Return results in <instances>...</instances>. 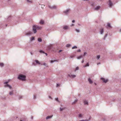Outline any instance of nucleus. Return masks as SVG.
<instances>
[{
  "mask_svg": "<svg viewBox=\"0 0 121 121\" xmlns=\"http://www.w3.org/2000/svg\"><path fill=\"white\" fill-rule=\"evenodd\" d=\"M75 22V21L74 20H73L72 21V22L73 23H74V22Z\"/></svg>",
  "mask_w": 121,
  "mask_h": 121,
  "instance_id": "obj_52",
  "label": "nucleus"
},
{
  "mask_svg": "<svg viewBox=\"0 0 121 121\" xmlns=\"http://www.w3.org/2000/svg\"><path fill=\"white\" fill-rule=\"evenodd\" d=\"M70 11V9H67L66 10L64 11H63V12L65 14L67 15L69 13Z\"/></svg>",
  "mask_w": 121,
  "mask_h": 121,
  "instance_id": "obj_4",
  "label": "nucleus"
},
{
  "mask_svg": "<svg viewBox=\"0 0 121 121\" xmlns=\"http://www.w3.org/2000/svg\"><path fill=\"white\" fill-rule=\"evenodd\" d=\"M78 101V99H75L74 102L72 103V104H75V103H76V102H77Z\"/></svg>",
  "mask_w": 121,
  "mask_h": 121,
  "instance_id": "obj_27",
  "label": "nucleus"
},
{
  "mask_svg": "<svg viewBox=\"0 0 121 121\" xmlns=\"http://www.w3.org/2000/svg\"><path fill=\"white\" fill-rule=\"evenodd\" d=\"M100 8V7L99 6H98L95 7L94 9L96 10H98Z\"/></svg>",
  "mask_w": 121,
  "mask_h": 121,
  "instance_id": "obj_11",
  "label": "nucleus"
},
{
  "mask_svg": "<svg viewBox=\"0 0 121 121\" xmlns=\"http://www.w3.org/2000/svg\"><path fill=\"white\" fill-rule=\"evenodd\" d=\"M100 56L99 55H98L97 56V58L98 59H99L100 58Z\"/></svg>",
  "mask_w": 121,
  "mask_h": 121,
  "instance_id": "obj_37",
  "label": "nucleus"
},
{
  "mask_svg": "<svg viewBox=\"0 0 121 121\" xmlns=\"http://www.w3.org/2000/svg\"><path fill=\"white\" fill-rule=\"evenodd\" d=\"M120 106L121 107V103H120Z\"/></svg>",
  "mask_w": 121,
  "mask_h": 121,
  "instance_id": "obj_56",
  "label": "nucleus"
},
{
  "mask_svg": "<svg viewBox=\"0 0 121 121\" xmlns=\"http://www.w3.org/2000/svg\"><path fill=\"white\" fill-rule=\"evenodd\" d=\"M104 32V30L103 28H102L100 30L99 33L100 34L102 35L103 34Z\"/></svg>",
  "mask_w": 121,
  "mask_h": 121,
  "instance_id": "obj_10",
  "label": "nucleus"
},
{
  "mask_svg": "<svg viewBox=\"0 0 121 121\" xmlns=\"http://www.w3.org/2000/svg\"><path fill=\"white\" fill-rule=\"evenodd\" d=\"M83 1H88L89 0H83Z\"/></svg>",
  "mask_w": 121,
  "mask_h": 121,
  "instance_id": "obj_57",
  "label": "nucleus"
},
{
  "mask_svg": "<svg viewBox=\"0 0 121 121\" xmlns=\"http://www.w3.org/2000/svg\"><path fill=\"white\" fill-rule=\"evenodd\" d=\"M85 55H84V54H83V55L82 56H85Z\"/></svg>",
  "mask_w": 121,
  "mask_h": 121,
  "instance_id": "obj_63",
  "label": "nucleus"
},
{
  "mask_svg": "<svg viewBox=\"0 0 121 121\" xmlns=\"http://www.w3.org/2000/svg\"><path fill=\"white\" fill-rule=\"evenodd\" d=\"M4 64L3 63H0V66L3 67L4 66Z\"/></svg>",
  "mask_w": 121,
  "mask_h": 121,
  "instance_id": "obj_24",
  "label": "nucleus"
},
{
  "mask_svg": "<svg viewBox=\"0 0 121 121\" xmlns=\"http://www.w3.org/2000/svg\"><path fill=\"white\" fill-rule=\"evenodd\" d=\"M82 56H79L77 58L78 59H80Z\"/></svg>",
  "mask_w": 121,
  "mask_h": 121,
  "instance_id": "obj_30",
  "label": "nucleus"
},
{
  "mask_svg": "<svg viewBox=\"0 0 121 121\" xmlns=\"http://www.w3.org/2000/svg\"><path fill=\"white\" fill-rule=\"evenodd\" d=\"M89 66V64L88 63H87L86 65H84L83 66V67H85L87 66Z\"/></svg>",
  "mask_w": 121,
  "mask_h": 121,
  "instance_id": "obj_18",
  "label": "nucleus"
},
{
  "mask_svg": "<svg viewBox=\"0 0 121 121\" xmlns=\"http://www.w3.org/2000/svg\"><path fill=\"white\" fill-rule=\"evenodd\" d=\"M43 65H45L46 66H47V64H46L45 63H43Z\"/></svg>",
  "mask_w": 121,
  "mask_h": 121,
  "instance_id": "obj_42",
  "label": "nucleus"
},
{
  "mask_svg": "<svg viewBox=\"0 0 121 121\" xmlns=\"http://www.w3.org/2000/svg\"><path fill=\"white\" fill-rule=\"evenodd\" d=\"M33 117H31V118L32 119H33Z\"/></svg>",
  "mask_w": 121,
  "mask_h": 121,
  "instance_id": "obj_62",
  "label": "nucleus"
},
{
  "mask_svg": "<svg viewBox=\"0 0 121 121\" xmlns=\"http://www.w3.org/2000/svg\"><path fill=\"white\" fill-rule=\"evenodd\" d=\"M62 51V50H60L59 51V52H61Z\"/></svg>",
  "mask_w": 121,
  "mask_h": 121,
  "instance_id": "obj_48",
  "label": "nucleus"
},
{
  "mask_svg": "<svg viewBox=\"0 0 121 121\" xmlns=\"http://www.w3.org/2000/svg\"><path fill=\"white\" fill-rule=\"evenodd\" d=\"M77 48V47L76 46H74L72 48V49H73L75 48Z\"/></svg>",
  "mask_w": 121,
  "mask_h": 121,
  "instance_id": "obj_31",
  "label": "nucleus"
},
{
  "mask_svg": "<svg viewBox=\"0 0 121 121\" xmlns=\"http://www.w3.org/2000/svg\"><path fill=\"white\" fill-rule=\"evenodd\" d=\"M100 62H99V63H98V64H97V65H98L99 64H100Z\"/></svg>",
  "mask_w": 121,
  "mask_h": 121,
  "instance_id": "obj_53",
  "label": "nucleus"
},
{
  "mask_svg": "<svg viewBox=\"0 0 121 121\" xmlns=\"http://www.w3.org/2000/svg\"><path fill=\"white\" fill-rule=\"evenodd\" d=\"M78 25L79 26H81V25H80V24H78Z\"/></svg>",
  "mask_w": 121,
  "mask_h": 121,
  "instance_id": "obj_59",
  "label": "nucleus"
},
{
  "mask_svg": "<svg viewBox=\"0 0 121 121\" xmlns=\"http://www.w3.org/2000/svg\"><path fill=\"white\" fill-rule=\"evenodd\" d=\"M79 69V68L78 67H77L75 69V71H76V70H78Z\"/></svg>",
  "mask_w": 121,
  "mask_h": 121,
  "instance_id": "obj_38",
  "label": "nucleus"
},
{
  "mask_svg": "<svg viewBox=\"0 0 121 121\" xmlns=\"http://www.w3.org/2000/svg\"><path fill=\"white\" fill-rule=\"evenodd\" d=\"M73 57H74V56H70V58H73Z\"/></svg>",
  "mask_w": 121,
  "mask_h": 121,
  "instance_id": "obj_49",
  "label": "nucleus"
},
{
  "mask_svg": "<svg viewBox=\"0 0 121 121\" xmlns=\"http://www.w3.org/2000/svg\"><path fill=\"white\" fill-rule=\"evenodd\" d=\"M10 18H11L10 16H9L8 17V19H10Z\"/></svg>",
  "mask_w": 121,
  "mask_h": 121,
  "instance_id": "obj_47",
  "label": "nucleus"
},
{
  "mask_svg": "<svg viewBox=\"0 0 121 121\" xmlns=\"http://www.w3.org/2000/svg\"><path fill=\"white\" fill-rule=\"evenodd\" d=\"M26 77L25 75L22 74L19 75L17 78L22 81H25L26 80Z\"/></svg>",
  "mask_w": 121,
  "mask_h": 121,
  "instance_id": "obj_1",
  "label": "nucleus"
},
{
  "mask_svg": "<svg viewBox=\"0 0 121 121\" xmlns=\"http://www.w3.org/2000/svg\"><path fill=\"white\" fill-rule=\"evenodd\" d=\"M84 62V59H83L82 60V63H83Z\"/></svg>",
  "mask_w": 121,
  "mask_h": 121,
  "instance_id": "obj_51",
  "label": "nucleus"
},
{
  "mask_svg": "<svg viewBox=\"0 0 121 121\" xmlns=\"http://www.w3.org/2000/svg\"><path fill=\"white\" fill-rule=\"evenodd\" d=\"M32 32L31 31H29L25 33V35L30 36L32 34Z\"/></svg>",
  "mask_w": 121,
  "mask_h": 121,
  "instance_id": "obj_8",
  "label": "nucleus"
},
{
  "mask_svg": "<svg viewBox=\"0 0 121 121\" xmlns=\"http://www.w3.org/2000/svg\"><path fill=\"white\" fill-rule=\"evenodd\" d=\"M30 54H31V55H32V53L31 52H30Z\"/></svg>",
  "mask_w": 121,
  "mask_h": 121,
  "instance_id": "obj_60",
  "label": "nucleus"
},
{
  "mask_svg": "<svg viewBox=\"0 0 121 121\" xmlns=\"http://www.w3.org/2000/svg\"><path fill=\"white\" fill-rule=\"evenodd\" d=\"M44 23V21L43 20H41L39 22V23L41 25H43Z\"/></svg>",
  "mask_w": 121,
  "mask_h": 121,
  "instance_id": "obj_13",
  "label": "nucleus"
},
{
  "mask_svg": "<svg viewBox=\"0 0 121 121\" xmlns=\"http://www.w3.org/2000/svg\"><path fill=\"white\" fill-rule=\"evenodd\" d=\"M71 46V45L69 44H68L66 45V46L67 47H70Z\"/></svg>",
  "mask_w": 121,
  "mask_h": 121,
  "instance_id": "obj_29",
  "label": "nucleus"
},
{
  "mask_svg": "<svg viewBox=\"0 0 121 121\" xmlns=\"http://www.w3.org/2000/svg\"><path fill=\"white\" fill-rule=\"evenodd\" d=\"M59 86V84H57V85H56V87H58V86Z\"/></svg>",
  "mask_w": 121,
  "mask_h": 121,
  "instance_id": "obj_44",
  "label": "nucleus"
},
{
  "mask_svg": "<svg viewBox=\"0 0 121 121\" xmlns=\"http://www.w3.org/2000/svg\"><path fill=\"white\" fill-rule=\"evenodd\" d=\"M33 65H35V63H33Z\"/></svg>",
  "mask_w": 121,
  "mask_h": 121,
  "instance_id": "obj_55",
  "label": "nucleus"
},
{
  "mask_svg": "<svg viewBox=\"0 0 121 121\" xmlns=\"http://www.w3.org/2000/svg\"><path fill=\"white\" fill-rule=\"evenodd\" d=\"M48 7L51 9H56L57 8L56 6L55 5L51 6L50 5H49Z\"/></svg>",
  "mask_w": 121,
  "mask_h": 121,
  "instance_id": "obj_9",
  "label": "nucleus"
},
{
  "mask_svg": "<svg viewBox=\"0 0 121 121\" xmlns=\"http://www.w3.org/2000/svg\"><path fill=\"white\" fill-rule=\"evenodd\" d=\"M49 98L50 99H52V97H51L50 96H49Z\"/></svg>",
  "mask_w": 121,
  "mask_h": 121,
  "instance_id": "obj_45",
  "label": "nucleus"
},
{
  "mask_svg": "<svg viewBox=\"0 0 121 121\" xmlns=\"http://www.w3.org/2000/svg\"><path fill=\"white\" fill-rule=\"evenodd\" d=\"M36 98V96L35 95H33V99H35Z\"/></svg>",
  "mask_w": 121,
  "mask_h": 121,
  "instance_id": "obj_40",
  "label": "nucleus"
},
{
  "mask_svg": "<svg viewBox=\"0 0 121 121\" xmlns=\"http://www.w3.org/2000/svg\"><path fill=\"white\" fill-rule=\"evenodd\" d=\"M106 27L107 29H110L112 27L110 23H108Z\"/></svg>",
  "mask_w": 121,
  "mask_h": 121,
  "instance_id": "obj_7",
  "label": "nucleus"
},
{
  "mask_svg": "<svg viewBox=\"0 0 121 121\" xmlns=\"http://www.w3.org/2000/svg\"><path fill=\"white\" fill-rule=\"evenodd\" d=\"M101 79L103 81V82L106 83H107L108 81V79H105L104 78H101Z\"/></svg>",
  "mask_w": 121,
  "mask_h": 121,
  "instance_id": "obj_6",
  "label": "nucleus"
},
{
  "mask_svg": "<svg viewBox=\"0 0 121 121\" xmlns=\"http://www.w3.org/2000/svg\"><path fill=\"white\" fill-rule=\"evenodd\" d=\"M88 81L91 84L93 83V81L91 80V78H89L88 79Z\"/></svg>",
  "mask_w": 121,
  "mask_h": 121,
  "instance_id": "obj_14",
  "label": "nucleus"
},
{
  "mask_svg": "<svg viewBox=\"0 0 121 121\" xmlns=\"http://www.w3.org/2000/svg\"><path fill=\"white\" fill-rule=\"evenodd\" d=\"M35 28H36V29H39L41 28V27H39V26H37L35 25Z\"/></svg>",
  "mask_w": 121,
  "mask_h": 121,
  "instance_id": "obj_17",
  "label": "nucleus"
},
{
  "mask_svg": "<svg viewBox=\"0 0 121 121\" xmlns=\"http://www.w3.org/2000/svg\"><path fill=\"white\" fill-rule=\"evenodd\" d=\"M65 109V108H60V111H62L63 110H64V109Z\"/></svg>",
  "mask_w": 121,
  "mask_h": 121,
  "instance_id": "obj_34",
  "label": "nucleus"
},
{
  "mask_svg": "<svg viewBox=\"0 0 121 121\" xmlns=\"http://www.w3.org/2000/svg\"><path fill=\"white\" fill-rule=\"evenodd\" d=\"M95 85H96V83H95Z\"/></svg>",
  "mask_w": 121,
  "mask_h": 121,
  "instance_id": "obj_61",
  "label": "nucleus"
},
{
  "mask_svg": "<svg viewBox=\"0 0 121 121\" xmlns=\"http://www.w3.org/2000/svg\"><path fill=\"white\" fill-rule=\"evenodd\" d=\"M38 41L39 42H41L42 41V39L41 38H39L38 39Z\"/></svg>",
  "mask_w": 121,
  "mask_h": 121,
  "instance_id": "obj_21",
  "label": "nucleus"
},
{
  "mask_svg": "<svg viewBox=\"0 0 121 121\" xmlns=\"http://www.w3.org/2000/svg\"><path fill=\"white\" fill-rule=\"evenodd\" d=\"M90 118L89 119H85V120H80L79 121H90Z\"/></svg>",
  "mask_w": 121,
  "mask_h": 121,
  "instance_id": "obj_20",
  "label": "nucleus"
},
{
  "mask_svg": "<svg viewBox=\"0 0 121 121\" xmlns=\"http://www.w3.org/2000/svg\"><path fill=\"white\" fill-rule=\"evenodd\" d=\"M13 94V91H10L9 92V94L10 95H11Z\"/></svg>",
  "mask_w": 121,
  "mask_h": 121,
  "instance_id": "obj_25",
  "label": "nucleus"
},
{
  "mask_svg": "<svg viewBox=\"0 0 121 121\" xmlns=\"http://www.w3.org/2000/svg\"><path fill=\"white\" fill-rule=\"evenodd\" d=\"M35 25H34L33 26V31L34 33H35L37 32L36 28H35Z\"/></svg>",
  "mask_w": 121,
  "mask_h": 121,
  "instance_id": "obj_5",
  "label": "nucleus"
},
{
  "mask_svg": "<svg viewBox=\"0 0 121 121\" xmlns=\"http://www.w3.org/2000/svg\"><path fill=\"white\" fill-rule=\"evenodd\" d=\"M39 52L40 53H45L44 52V51H43L42 50H40L39 51Z\"/></svg>",
  "mask_w": 121,
  "mask_h": 121,
  "instance_id": "obj_26",
  "label": "nucleus"
},
{
  "mask_svg": "<svg viewBox=\"0 0 121 121\" xmlns=\"http://www.w3.org/2000/svg\"><path fill=\"white\" fill-rule=\"evenodd\" d=\"M9 82H4V86L5 87H8L9 88V89H11L12 88V86H11L9 85L8 83Z\"/></svg>",
  "mask_w": 121,
  "mask_h": 121,
  "instance_id": "obj_2",
  "label": "nucleus"
},
{
  "mask_svg": "<svg viewBox=\"0 0 121 121\" xmlns=\"http://www.w3.org/2000/svg\"><path fill=\"white\" fill-rule=\"evenodd\" d=\"M86 54H87V53L86 52H85L84 53V55H85Z\"/></svg>",
  "mask_w": 121,
  "mask_h": 121,
  "instance_id": "obj_46",
  "label": "nucleus"
},
{
  "mask_svg": "<svg viewBox=\"0 0 121 121\" xmlns=\"http://www.w3.org/2000/svg\"><path fill=\"white\" fill-rule=\"evenodd\" d=\"M55 100L56 101H58V102H59V101L58 99V98H56L55 99Z\"/></svg>",
  "mask_w": 121,
  "mask_h": 121,
  "instance_id": "obj_35",
  "label": "nucleus"
},
{
  "mask_svg": "<svg viewBox=\"0 0 121 121\" xmlns=\"http://www.w3.org/2000/svg\"><path fill=\"white\" fill-rule=\"evenodd\" d=\"M34 37H32L30 39L31 41H32L33 40H34Z\"/></svg>",
  "mask_w": 121,
  "mask_h": 121,
  "instance_id": "obj_33",
  "label": "nucleus"
},
{
  "mask_svg": "<svg viewBox=\"0 0 121 121\" xmlns=\"http://www.w3.org/2000/svg\"><path fill=\"white\" fill-rule=\"evenodd\" d=\"M63 29L65 30H67L69 29V27L68 26H63Z\"/></svg>",
  "mask_w": 121,
  "mask_h": 121,
  "instance_id": "obj_12",
  "label": "nucleus"
},
{
  "mask_svg": "<svg viewBox=\"0 0 121 121\" xmlns=\"http://www.w3.org/2000/svg\"><path fill=\"white\" fill-rule=\"evenodd\" d=\"M81 51V50L80 49L78 50L77 51V52H80Z\"/></svg>",
  "mask_w": 121,
  "mask_h": 121,
  "instance_id": "obj_41",
  "label": "nucleus"
},
{
  "mask_svg": "<svg viewBox=\"0 0 121 121\" xmlns=\"http://www.w3.org/2000/svg\"><path fill=\"white\" fill-rule=\"evenodd\" d=\"M53 115L51 116H48L46 117V119L47 120L48 119H49L51 118L52 117Z\"/></svg>",
  "mask_w": 121,
  "mask_h": 121,
  "instance_id": "obj_16",
  "label": "nucleus"
},
{
  "mask_svg": "<svg viewBox=\"0 0 121 121\" xmlns=\"http://www.w3.org/2000/svg\"><path fill=\"white\" fill-rule=\"evenodd\" d=\"M35 61L36 63L38 64L39 65L40 64V63L37 60H35Z\"/></svg>",
  "mask_w": 121,
  "mask_h": 121,
  "instance_id": "obj_22",
  "label": "nucleus"
},
{
  "mask_svg": "<svg viewBox=\"0 0 121 121\" xmlns=\"http://www.w3.org/2000/svg\"><path fill=\"white\" fill-rule=\"evenodd\" d=\"M108 5L110 8H112L113 4L111 0H108Z\"/></svg>",
  "mask_w": 121,
  "mask_h": 121,
  "instance_id": "obj_3",
  "label": "nucleus"
},
{
  "mask_svg": "<svg viewBox=\"0 0 121 121\" xmlns=\"http://www.w3.org/2000/svg\"><path fill=\"white\" fill-rule=\"evenodd\" d=\"M20 121H22V120H20Z\"/></svg>",
  "mask_w": 121,
  "mask_h": 121,
  "instance_id": "obj_64",
  "label": "nucleus"
},
{
  "mask_svg": "<svg viewBox=\"0 0 121 121\" xmlns=\"http://www.w3.org/2000/svg\"><path fill=\"white\" fill-rule=\"evenodd\" d=\"M44 53L46 55V56H47V53Z\"/></svg>",
  "mask_w": 121,
  "mask_h": 121,
  "instance_id": "obj_54",
  "label": "nucleus"
},
{
  "mask_svg": "<svg viewBox=\"0 0 121 121\" xmlns=\"http://www.w3.org/2000/svg\"><path fill=\"white\" fill-rule=\"evenodd\" d=\"M75 30L77 32H80V30H78V29H75Z\"/></svg>",
  "mask_w": 121,
  "mask_h": 121,
  "instance_id": "obj_32",
  "label": "nucleus"
},
{
  "mask_svg": "<svg viewBox=\"0 0 121 121\" xmlns=\"http://www.w3.org/2000/svg\"><path fill=\"white\" fill-rule=\"evenodd\" d=\"M78 117H79L81 118L82 117V115L81 114H80L78 116Z\"/></svg>",
  "mask_w": 121,
  "mask_h": 121,
  "instance_id": "obj_36",
  "label": "nucleus"
},
{
  "mask_svg": "<svg viewBox=\"0 0 121 121\" xmlns=\"http://www.w3.org/2000/svg\"><path fill=\"white\" fill-rule=\"evenodd\" d=\"M68 76L71 78H74L76 77V75H69Z\"/></svg>",
  "mask_w": 121,
  "mask_h": 121,
  "instance_id": "obj_19",
  "label": "nucleus"
},
{
  "mask_svg": "<svg viewBox=\"0 0 121 121\" xmlns=\"http://www.w3.org/2000/svg\"><path fill=\"white\" fill-rule=\"evenodd\" d=\"M56 61V60H52L51 61V63H52L55 62Z\"/></svg>",
  "mask_w": 121,
  "mask_h": 121,
  "instance_id": "obj_39",
  "label": "nucleus"
},
{
  "mask_svg": "<svg viewBox=\"0 0 121 121\" xmlns=\"http://www.w3.org/2000/svg\"><path fill=\"white\" fill-rule=\"evenodd\" d=\"M84 105H88V102L87 100H85L84 101Z\"/></svg>",
  "mask_w": 121,
  "mask_h": 121,
  "instance_id": "obj_15",
  "label": "nucleus"
},
{
  "mask_svg": "<svg viewBox=\"0 0 121 121\" xmlns=\"http://www.w3.org/2000/svg\"><path fill=\"white\" fill-rule=\"evenodd\" d=\"M74 24H72L71 25V26H74Z\"/></svg>",
  "mask_w": 121,
  "mask_h": 121,
  "instance_id": "obj_50",
  "label": "nucleus"
},
{
  "mask_svg": "<svg viewBox=\"0 0 121 121\" xmlns=\"http://www.w3.org/2000/svg\"><path fill=\"white\" fill-rule=\"evenodd\" d=\"M119 31L120 32H121V29H120V30H119Z\"/></svg>",
  "mask_w": 121,
  "mask_h": 121,
  "instance_id": "obj_58",
  "label": "nucleus"
},
{
  "mask_svg": "<svg viewBox=\"0 0 121 121\" xmlns=\"http://www.w3.org/2000/svg\"><path fill=\"white\" fill-rule=\"evenodd\" d=\"M27 0V2H31V1H30L29 0Z\"/></svg>",
  "mask_w": 121,
  "mask_h": 121,
  "instance_id": "obj_43",
  "label": "nucleus"
},
{
  "mask_svg": "<svg viewBox=\"0 0 121 121\" xmlns=\"http://www.w3.org/2000/svg\"><path fill=\"white\" fill-rule=\"evenodd\" d=\"M107 34H106L105 35V36H104V37L103 38V39L104 40H105V38H106L107 37Z\"/></svg>",
  "mask_w": 121,
  "mask_h": 121,
  "instance_id": "obj_28",
  "label": "nucleus"
},
{
  "mask_svg": "<svg viewBox=\"0 0 121 121\" xmlns=\"http://www.w3.org/2000/svg\"><path fill=\"white\" fill-rule=\"evenodd\" d=\"M23 98V96L22 95L19 96V99H22Z\"/></svg>",
  "mask_w": 121,
  "mask_h": 121,
  "instance_id": "obj_23",
  "label": "nucleus"
}]
</instances>
